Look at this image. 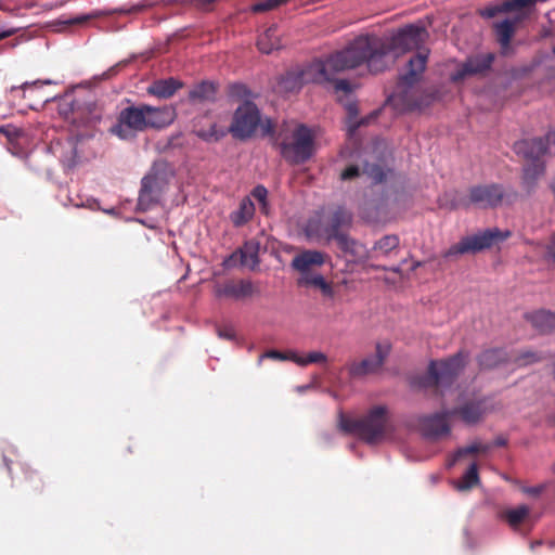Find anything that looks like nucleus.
I'll return each mask as SVG.
<instances>
[{
  "label": "nucleus",
  "mask_w": 555,
  "mask_h": 555,
  "mask_svg": "<svg viewBox=\"0 0 555 555\" xmlns=\"http://www.w3.org/2000/svg\"><path fill=\"white\" fill-rule=\"evenodd\" d=\"M385 46L380 37L364 35L357 37L344 50L336 52L325 61H314L308 65L307 78L318 83L334 81V75L347 69L366 64L373 73H382L389 67V61L385 60Z\"/></svg>",
  "instance_id": "nucleus-1"
},
{
  "label": "nucleus",
  "mask_w": 555,
  "mask_h": 555,
  "mask_svg": "<svg viewBox=\"0 0 555 555\" xmlns=\"http://www.w3.org/2000/svg\"><path fill=\"white\" fill-rule=\"evenodd\" d=\"M175 118L176 109L172 106L131 105L120 111L111 132L121 140H128L150 128H165L171 125Z\"/></svg>",
  "instance_id": "nucleus-2"
},
{
  "label": "nucleus",
  "mask_w": 555,
  "mask_h": 555,
  "mask_svg": "<svg viewBox=\"0 0 555 555\" xmlns=\"http://www.w3.org/2000/svg\"><path fill=\"white\" fill-rule=\"evenodd\" d=\"M428 51L423 50L411 57L404 74H401L397 82L395 92L388 98L400 111H413L423 106L421 101V90L417 87L418 81L426 68Z\"/></svg>",
  "instance_id": "nucleus-3"
},
{
  "label": "nucleus",
  "mask_w": 555,
  "mask_h": 555,
  "mask_svg": "<svg viewBox=\"0 0 555 555\" xmlns=\"http://www.w3.org/2000/svg\"><path fill=\"white\" fill-rule=\"evenodd\" d=\"M338 426L343 431L356 435L370 444L385 440L391 431L388 410L384 405L372 408L357 420L340 413Z\"/></svg>",
  "instance_id": "nucleus-4"
},
{
  "label": "nucleus",
  "mask_w": 555,
  "mask_h": 555,
  "mask_svg": "<svg viewBox=\"0 0 555 555\" xmlns=\"http://www.w3.org/2000/svg\"><path fill=\"white\" fill-rule=\"evenodd\" d=\"M428 36L425 24L420 21L400 28L389 38L380 37L385 46V60L389 61L390 66L401 54L422 48Z\"/></svg>",
  "instance_id": "nucleus-5"
},
{
  "label": "nucleus",
  "mask_w": 555,
  "mask_h": 555,
  "mask_svg": "<svg viewBox=\"0 0 555 555\" xmlns=\"http://www.w3.org/2000/svg\"><path fill=\"white\" fill-rule=\"evenodd\" d=\"M258 129L262 135H268L273 132V125L270 119L262 121L258 107L246 101L236 108L229 131L234 138L247 139Z\"/></svg>",
  "instance_id": "nucleus-6"
},
{
  "label": "nucleus",
  "mask_w": 555,
  "mask_h": 555,
  "mask_svg": "<svg viewBox=\"0 0 555 555\" xmlns=\"http://www.w3.org/2000/svg\"><path fill=\"white\" fill-rule=\"evenodd\" d=\"M314 149V134L305 125H297L288 141L281 143V154L289 163L301 164L308 160Z\"/></svg>",
  "instance_id": "nucleus-7"
},
{
  "label": "nucleus",
  "mask_w": 555,
  "mask_h": 555,
  "mask_svg": "<svg viewBox=\"0 0 555 555\" xmlns=\"http://www.w3.org/2000/svg\"><path fill=\"white\" fill-rule=\"evenodd\" d=\"M507 233L502 236L498 229H488L474 235L461 238L460 242L450 246L442 257L446 259H454L466 254H476L492 246L495 240L505 238Z\"/></svg>",
  "instance_id": "nucleus-8"
},
{
  "label": "nucleus",
  "mask_w": 555,
  "mask_h": 555,
  "mask_svg": "<svg viewBox=\"0 0 555 555\" xmlns=\"http://www.w3.org/2000/svg\"><path fill=\"white\" fill-rule=\"evenodd\" d=\"M466 363V356L459 352L452 358L443 361H431L428 367L429 375L433 377L438 388L450 387Z\"/></svg>",
  "instance_id": "nucleus-9"
},
{
  "label": "nucleus",
  "mask_w": 555,
  "mask_h": 555,
  "mask_svg": "<svg viewBox=\"0 0 555 555\" xmlns=\"http://www.w3.org/2000/svg\"><path fill=\"white\" fill-rule=\"evenodd\" d=\"M508 194L500 184L477 185L469 189L468 199L461 205L468 207L470 204L480 208L496 207L502 204Z\"/></svg>",
  "instance_id": "nucleus-10"
},
{
  "label": "nucleus",
  "mask_w": 555,
  "mask_h": 555,
  "mask_svg": "<svg viewBox=\"0 0 555 555\" xmlns=\"http://www.w3.org/2000/svg\"><path fill=\"white\" fill-rule=\"evenodd\" d=\"M83 141L82 137H69L53 142L50 149L65 169H72L80 162Z\"/></svg>",
  "instance_id": "nucleus-11"
},
{
  "label": "nucleus",
  "mask_w": 555,
  "mask_h": 555,
  "mask_svg": "<svg viewBox=\"0 0 555 555\" xmlns=\"http://www.w3.org/2000/svg\"><path fill=\"white\" fill-rule=\"evenodd\" d=\"M391 345L388 341L376 344L375 354L361 361H354L349 365V374L353 377H361L367 374L376 373L389 356Z\"/></svg>",
  "instance_id": "nucleus-12"
},
{
  "label": "nucleus",
  "mask_w": 555,
  "mask_h": 555,
  "mask_svg": "<svg viewBox=\"0 0 555 555\" xmlns=\"http://www.w3.org/2000/svg\"><path fill=\"white\" fill-rule=\"evenodd\" d=\"M450 416H457L466 425H475L492 411L486 398L466 400L456 409L448 410Z\"/></svg>",
  "instance_id": "nucleus-13"
},
{
  "label": "nucleus",
  "mask_w": 555,
  "mask_h": 555,
  "mask_svg": "<svg viewBox=\"0 0 555 555\" xmlns=\"http://www.w3.org/2000/svg\"><path fill=\"white\" fill-rule=\"evenodd\" d=\"M448 417H451L449 411L424 416L420 420V430L424 437L431 440L448 437L451 431Z\"/></svg>",
  "instance_id": "nucleus-14"
},
{
  "label": "nucleus",
  "mask_w": 555,
  "mask_h": 555,
  "mask_svg": "<svg viewBox=\"0 0 555 555\" xmlns=\"http://www.w3.org/2000/svg\"><path fill=\"white\" fill-rule=\"evenodd\" d=\"M163 191L162 180L157 175H147L142 179L138 198L139 209L146 211L158 203Z\"/></svg>",
  "instance_id": "nucleus-15"
},
{
  "label": "nucleus",
  "mask_w": 555,
  "mask_h": 555,
  "mask_svg": "<svg viewBox=\"0 0 555 555\" xmlns=\"http://www.w3.org/2000/svg\"><path fill=\"white\" fill-rule=\"evenodd\" d=\"M327 255L313 249H307L296 255L292 260V268L300 273V276L311 274L314 268L322 267Z\"/></svg>",
  "instance_id": "nucleus-16"
},
{
  "label": "nucleus",
  "mask_w": 555,
  "mask_h": 555,
  "mask_svg": "<svg viewBox=\"0 0 555 555\" xmlns=\"http://www.w3.org/2000/svg\"><path fill=\"white\" fill-rule=\"evenodd\" d=\"M547 141L545 138L525 139L514 144L516 154L521 155L529 163L541 162V157L547 152Z\"/></svg>",
  "instance_id": "nucleus-17"
},
{
  "label": "nucleus",
  "mask_w": 555,
  "mask_h": 555,
  "mask_svg": "<svg viewBox=\"0 0 555 555\" xmlns=\"http://www.w3.org/2000/svg\"><path fill=\"white\" fill-rule=\"evenodd\" d=\"M516 12L517 15L515 16V18H505L501 22L493 24V28L503 54H506L511 49V40L515 34L516 25L528 16V13L524 12V10Z\"/></svg>",
  "instance_id": "nucleus-18"
},
{
  "label": "nucleus",
  "mask_w": 555,
  "mask_h": 555,
  "mask_svg": "<svg viewBox=\"0 0 555 555\" xmlns=\"http://www.w3.org/2000/svg\"><path fill=\"white\" fill-rule=\"evenodd\" d=\"M255 288L249 280L229 281L222 285H218L215 289L217 297L232 298L234 300H242L249 298L254 295Z\"/></svg>",
  "instance_id": "nucleus-19"
},
{
  "label": "nucleus",
  "mask_w": 555,
  "mask_h": 555,
  "mask_svg": "<svg viewBox=\"0 0 555 555\" xmlns=\"http://www.w3.org/2000/svg\"><path fill=\"white\" fill-rule=\"evenodd\" d=\"M388 172L389 171L384 170V168L378 165L369 164L365 162L362 167L359 165H351L347 167L341 171L340 179L352 180L361 175H365L372 183L376 184L383 182L386 179Z\"/></svg>",
  "instance_id": "nucleus-20"
},
{
  "label": "nucleus",
  "mask_w": 555,
  "mask_h": 555,
  "mask_svg": "<svg viewBox=\"0 0 555 555\" xmlns=\"http://www.w3.org/2000/svg\"><path fill=\"white\" fill-rule=\"evenodd\" d=\"M537 0H504L489 4L479 11L485 18H492L500 13H507L524 10L526 7L534 4Z\"/></svg>",
  "instance_id": "nucleus-21"
},
{
  "label": "nucleus",
  "mask_w": 555,
  "mask_h": 555,
  "mask_svg": "<svg viewBox=\"0 0 555 555\" xmlns=\"http://www.w3.org/2000/svg\"><path fill=\"white\" fill-rule=\"evenodd\" d=\"M338 247L349 255L353 261L361 262L371 258V251L358 241L351 238L347 234L338 235L336 238Z\"/></svg>",
  "instance_id": "nucleus-22"
},
{
  "label": "nucleus",
  "mask_w": 555,
  "mask_h": 555,
  "mask_svg": "<svg viewBox=\"0 0 555 555\" xmlns=\"http://www.w3.org/2000/svg\"><path fill=\"white\" fill-rule=\"evenodd\" d=\"M257 47L264 54H270L283 48L278 25H271L258 37Z\"/></svg>",
  "instance_id": "nucleus-23"
},
{
  "label": "nucleus",
  "mask_w": 555,
  "mask_h": 555,
  "mask_svg": "<svg viewBox=\"0 0 555 555\" xmlns=\"http://www.w3.org/2000/svg\"><path fill=\"white\" fill-rule=\"evenodd\" d=\"M182 87V82L172 77L159 79L147 87V93L158 99H169Z\"/></svg>",
  "instance_id": "nucleus-24"
},
{
  "label": "nucleus",
  "mask_w": 555,
  "mask_h": 555,
  "mask_svg": "<svg viewBox=\"0 0 555 555\" xmlns=\"http://www.w3.org/2000/svg\"><path fill=\"white\" fill-rule=\"evenodd\" d=\"M493 61L494 55L492 53H486L470 57L464 63L462 72L459 73L455 78L462 77L464 75L482 73L490 68Z\"/></svg>",
  "instance_id": "nucleus-25"
},
{
  "label": "nucleus",
  "mask_w": 555,
  "mask_h": 555,
  "mask_svg": "<svg viewBox=\"0 0 555 555\" xmlns=\"http://www.w3.org/2000/svg\"><path fill=\"white\" fill-rule=\"evenodd\" d=\"M351 219L349 211L341 207L337 208L327 221L328 240H336L338 235H344L345 233L340 232L339 229L349 225Z\"/></svg>",
  "instance_id": "nucleus-26"
},
{
  "label": "nucleus",
  "mask_w": 555,
  "mask_h": 555,
  "mask_svg": "<svg viewBox=\"0 0 555 555\" xmlns=\"http://www.w3.org/2000/svg\"><path fill=\"white\" fill-rule=\"evenodd\" d=\"M308 70V66L300 73H287L285 76H283L279 83L278 88L281 92H296L298 91L304 83L306 82H315L313 80H310L307 78L306 72Z\"/></svg>",
  "instance_id": "nucleus-27"
},
{
  "label": "nucleus",
  "mask_w": 555,
  "mask_h": 555,
  "mask_svg": "<svg viewBox=\"0 0 555 555\" xmlns=\"http://www.w3.org/2000/svg\"><path fill=\"white\" fill-rule=\"evenodd\" d=\"M305 234L309 240L320 241L325 238L327 242L331 241L328 240L327 222L323 223L320 215H315L308 220Z\"/></svg>",
  "instance_id": "nucleus-28"
},
{
  "label": "nucleus",
  "mask_w": 555,
  "mask_h": 555,
  "mask_svg": "<svg viewBox=\"0 0 555 555\" xmlns=\"http://www.w3.org/2000/svg\"><path fill=\"white\" fill-rule=\"evenodd\" d=\"M527 318L532 326L542 333H546L555 328V314L548 311L533 312Z\"/></svg>",
  "instance_id": "nucleus-29"
},
{
  "label": "nucleus",
  "mask_w": 555,
  "mask_h": 555,
  "mask_svg": "<svg viewBox=\"0 0 555 555\" xmlns=\"http://www.w3.org/2000/svg\"><path fill=\"white\" fill-rule=\"evenodd\" d=\"M255 214V205L248 197L242 199L237 210L231 214V220L236 225H243L248 222Z\"/></svg>",
  "instance_id": "nucleus-30"
},
{
  "label": "nucleus",
  "mask_w": 555,
  "mask_h": 555,
  "mask_svg": "<svg viewBox=\"0 0 555 555\" xmlns=\"http://www.w3.org/2000/svg\"><path fill=\"white\" fill-rule=\"evenodd\" d=\"M259 243L247 242L241 249V262L244 267L254 270L259 264Z\"/></svg>",
  "instance_id": "nucleus-31"
},
{
  "label": "nucleus",
  "mask_w": 555,
  "mask_h": 555,
  "mask_svg": "<svg viewBox=\"0 0 555 555\" xmlns=\"http://www.w3.org/2000/svg\"><path fill=\"white\" fill-rule=\"evenodd\" d=\"M44 83H50V81L42 82V85H44ZM18 90H22L24 98L37 99V100L41 101V103H48L51 101V98L44 96L42 94L41 83L38 81L31 82V83L25 82L21 87H13L11 89L12 92H15Z\"/></svg>",
  "instance_id": "nucleus-32"
},
{
  "label": "nucleus",
  "mask_w": 555,
  "mask_h": 555,
  "mask_svg": "<svg viewBox=\"0 0 555 555\" xmlns=\"http://www.w3.org/2000/svg\"><path fill=\"white\" fill-rule=\"evenodd\" d=\"M478 361L482 369H493L506 361V352L502 349L486 350L479 356Z\"/></svg>",
  "instance_id": "nucleus-33"
},
{
  "label": "nucleus",
  "mask_w": 555,
  "mask_h": 555,
  "mask_svg": "<svg viewBox=\"0 0 555 555\" xmlns=\"http://www.w3.org/2000/svg\"><path fill=\"white\" fill-rule=\"evenodd\" d=\"M400 240L396 234H388L375 242L373 251L375 256H388L392 250L399 247Z\"/></svg>",
  "instance_id": "nucleus-34"
},
{
  "label": "nucleus",
  "mask_w": 555,
  "mask_h": 555,
  "mask_svg": "<svg viewBox=\"0 0 555 555\" xmlns=\"http://www.w3.org/2000/svg\"><path fill=\"white\" fill-rule=\"evenodd\" d=\"M543 173H544V164L542 162L529 163L524 168V176H522L524 184L528 189H532L534 186L537 180L539 179V177H541Z\"/></svg>",
  "instance_id": "nucleus-35"
},
{
  "label": "nucleus",
  "mask_w": 555,
  "mask_h": 555,
  "mask_svg": "<svg viewBox=\"0 0 555 555\" xmlns=\"http://www.w3.org/2000/svg\"><path fill=\"white\" fill-rule=\"evenodd\" d=\"M530 509L526 505H519L515 508L507 509L504 513V518L507 524L516 529L529 515Z\"/></svg>",
  "instance_id": "nucleus-36"
},
{
  "label": "nucleus",
  "mask_w": 555,
  "mask_h": 555,
  "mask_svg": "<svg viewBox=\"0 0 555 555\" xmlns=\"http://www.w3.org/2000/svg\"><path fill=\"white\" fill-rule=\"evenodd\" d=\"M478 482H479V475H478L477 464L473 463L467 468V470L465 472V474L463 475L461 480L456 483V488L461 491L468 490V489L473 488L474 486L478 485Z\"/></svg>",
  "instance_id": "nucleus-37"
},
{
  "label": "nucleus",
  "mask_w": 555,
  "mask_h": 555,
  "mask_svg": "<svg viewBox=\"0 0 555 555\" xmlns=\"http://www.w3.org/2000/svg\"><path fill=\"white\" fill-rule=\"evenodd\" d=\"M490 449H491V444L475 441V442L470 443L469 446L459 449L455 452L454 459L450 465H453L454 462H456L464 455L475 454L478 452L487 453L488 451H490Z\"/></svg>",
  "instance_id": "nucleus-38"
},
{
  "label": "nucleus",
  "mask_w": 555,
  "mask_h": 555,
  "mask_svg": "<svg viewBox=\"0 0 555 555\" xmlns=\"http://www.w3.org/2000/svg\"><path fill=\"white\" fill-rule=\"evenodd\" d=\"M192 100H210L215 95V86L210 82H202L190 91Z\"/></svg>",
  "instance_id": "nucleus-39"
},
{
  "label": "nucleus",
  "mask_w": 555,
  "mask_h": 555,
  "mask_svg": "<svg viewBox=\"0 0 555 555\" xmlns=\"http://www.w3.org/2000/svg\"><path fill=\"white\" fill-rule=\"evenodd\" d=\"M327 358L321 351H311L307 356L296 352L295 363L300 366H306L311 363H324Z\"/></svg>",
  "instance_id": "nucleus-40"
},
{
  "label": "nucleus",
  "mask_w": 555,
  "mask_h": 555,
  "mask_svg": "<svg viewBox=\"0 0 555 555\" xmlns=\"http://www.w3.org/2000/svg\"><path fill=\"white\" fill-rule=\"evenodd\" d=\"M196 135L205 141H218L225 135L223 129H218L216 124H212L208 129H201L196 131Z\"/></svg>",
  "instance_id": "nucleus-41"
},
{
  "label": "nucleus",
  "mask_w": 555,
  "mask_h": 555,
  "mask_svg": "<svg viewBox=\"0 0 555 555\" xmlns=\"http://www.w3.org/2000/svg\"><path fill=\"white\" fill-rule=\"evenodd\" d=\"M273 359V360H279V361H292L295 363V358H296V351H287V352H281V351H278V350H269L267 352H264L263 354L260 356L259 358V364L261 363V361L263 359Z\"/></svg>",
  "instance_id": "nucleus-42"
},
{
  "label": "nucleus",
  "mask_w": 555,
  "mask_h": 555,
  "mask_svg": "<svg viewBox=\"0 0 555 555\" xmlns=\"http://www.w3.org/2000/svg\"><path fill=\"white\" fill-rule=\"evenodd\" d=\"M251 194L255 197V199L258 201V203L260 204V210L267 215L269 211V205L267 201L268 190L263 185H257L253 190Z\"/></svg>",
  "instance_id": "nucleus-43"
},
{
  "label": "nucleus",
  "mask_w": 555,
  "mask_h": 555,
  "mask_svg": "<svg viewBox=\"0 0 555 555\" xmlns=\"http://www.w3.org/2000/svg\"><path fill=\"white\" fill-rule=\"evenodd\" d=\"M286 2H287V0H264V1L254 4L251 8V11L256 12V13L266 12V11L273 10Z\"/></svg>",
  "instance_id": "nucleus-44"
},
{
  "label": "nucleus",
  "mask_w": 555,
  "mask_h": 555,
  "mask_svg": "<svg viewBox=\"0 0 555 555\" xmlns=\"http://www.w3.org/2000/svg\"><path fill=\"white\" fill-rule=\"evenodd\" d=\"M324 278L319 273H311L300 276L298 280L299 285L318 288L319 284Z\"/></svg>",
  "instance_id": "nucleus-45"
},
{
  "label": "nucleus",
  "mask_w": 555,
  "mask_h": 555,
  "mask_svg": "<svg viewBox=\"0 0 555 555\" xmlns=\"http://www.w3.org/2000/svg\"><path fill=\"white\" fill-rule=\"evenodd\" d=\"M540 360V357L532 351H525L515 358V362L518 365H528Z\"/></svg>",
  "instance_id": "nucleus-46"
},
{
  "label": "nucleus",
  "mask_w": 555,
  "mask_h": 555,
  "mask_svg": "<svg viewBox=\"0 0 555 555\" xmlns=\"http://www.w3.org/2000/svg\"><path fill=\"white\" fill-rule=\"evenodd\" d=\"M86 109L90 114V116L86 120L87 124H93L101 119V112L94 103L87 104Z\"/></svg>",
  "instance_id": "nucleus-47"
},
{
  "label": "nucleus",
  "mask_w": 555,
  "mask_h": 555,
  "mask_svg": "<svg viewBox=\"0 0 555 555\" xmlns=\"http://www.w3.org/2000/svg\"><path fill=\"white\" fill-rule=\"evenodd\" d=\"M102 15V13L100 11H95V12H92L90 14H83V15H79L75 18H72V20H68L66 21L65 23L66 24H81V23H85L91 18H96V17H100Z\"/></svg>",
  "instance_id": "nucleus-48"
},
{
  "label": "nucleus",
  "mask_w": 555,
  "mask_h": 555,
  "mask_svg": "<svg viewBox=\"0 0 555 555\" xmlns=\"http://www.w3.org/2000/svg\"><path fill=\"white\" fill-rule=\"evenodd\" d=\"M318 289H320L322 295H324V296H326L328 298H333L334 297L333 286H332L331 283L326 282L325 279L319 284Z\"/></svg>",
  "instance_id": "nucleus-49"
},
{
  "label": "nucleus",
  "mask_w": 555,
  "mask_h": 555,
  "mask_svg": "<svg viewBox=\"0 0 555 555\" xmlns=\"http://www.w3.org/2000/svg\"><path fill=\"white\" fill-rule=\"evenodd\" d=\"M545 259L555 264V238L545 246Z\"/></svg>",
  "instance_id": "nucleus-50"
},
{
  "label": "nucleus",
  "mask_w": 555,
  "mask_h": 555,
  "mask_svg": "<svg viewBox=\"0 0 555 555\" xmlns=\"http://www.w3.org/2000/svg\"><path fill=\"white\" fill-rule=\"evenodd\" d=\"M521 490L524 493H526L528 495L538 496L544 490V486L540 485V486H535V487H522Z\"/></svg>",
  "instance_id": "nucleus-51"
},
{
  "label": "nucleus",
  "mask_w": 555,
  "mask_h": 555,
  "mask_svg": "<svg viewBox=\"0 0 555 555\" xmlns=\"http://www.w3.org/2000/svg\"><path fill=\"white\" fill-rule=\"evenodd\" d=\"M335 89L337 91H344V92H349L351 90L349 82L347 80H345V79L336 80L335 81Z\"/></svg>",
  "instance_id": "nucleus-52"
},
{
  "label": "nucleus",
  "mask_w": 555,
  "mask_h": 555,
  "mask_svg": "<svg viewBox=\"0 0 555 555\" xmlns=\"http://www.w3.org/2000/svg\"><path fill=\"white\" fill-rule=\"evenodd\" d=\"M218 335L225 339H233L235 337L234 331L231 327L218 330Z\"/></svg>",
  "instance_id": "nucleus-53"
},
{
  "label": "nucleus",
  "mask_w": 555,
  "mask_h": 555,
  "mask_svg": "<svg viewBox=\"0 0 555 555\" xmlns=\"http://www.w3.org/2000/svg\"><path fill=\"white\" fill-rule=\"evenodd\" d=\"M373 269H376V270H384V271H392L397 274H400L402 275V270L400 267H391V268H388V267H385V266H372Z\"/></svg>",
  "instance_id": "nucleus-54"
},
{
  "label": "nucleus",
  "mask_w": 555,
  "mask_h": 555,
  "mask_svg": "<svg viewBox=\"0 0 555 555\" xmlns=\"http://www.w3.org/2000/svg\"><path fill=\"white\" fill-rule=\"evenodd\" d=\"M15 33H16V29H14V28L2 30V31H0V40L8 38V37L14 35Z\"/></svg>",
  "instance_id": "nucleus-55"
},
{
  "label": "nucleus",
  "mask_w": 555,
  "mask_h": 555,
  "mask_svg": "<svg viewBox=\"0 0 555 555\" xmlns=\"http://www.w3.org/2000/svg\"><path fill=\"white\" fill-rule=\"evenodd\" d=\"M506 444V439L503 437H499L494 440V446L496 447H503Z\"/></svg>",
  "instance_id": "nucleus-56"
},
{
  "label": "nucleus",
  "mask_w": 555,
  "mask_h": 555,
  "mask_svg": "<svg viewBox=\"0 0 555 555\" xmlns=\"http://www.w3.org/2000/svg\"><path fill=\"white\" fill-rule=\"evenodd\" d=\"M215 1L216 0H201V4H202L203 8H206V7H208L209 4H211Z\"/></svg>",
  "instance_id": "nucleus-57"
},
{
  "label": "nucleus",
  "mask_w": 555,
  "mask_h": 555,
  "mask_svg": "<svg viewBox=\"0 0 555 555\" xmlns=\"http://www.w3.org/2000/svg\"><path fill=\"white\" fill-rule=\"evenodd\" d=\"M311 386L310 385H307V386H299L297 387V391L298 392H304L306 391L307 389H309Z\"/></svg>",
  "instance_id": "nucleus-58"
},
{
  "label": "nucleus",
  "mask_w": 555,
  "mask_h": 555,
  "mask_svg": "<svg viewBox=\"0 0 555 555\" xmlns=\"http://www.w3.org/2000/svg\"><path fill=\"white\" fill-rule=\"evenodd\" d=\"M386 283H390V280L388 278L385 279Z\"/></svg>",
  "instance_id": "nucleus-59"
}]
</instances>
